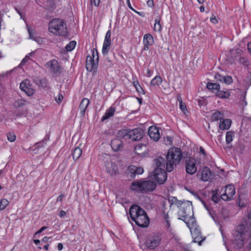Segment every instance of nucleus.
<instances>
[{
    "instance_id": "obj_10",
    "label": "nucleus",
    "mask_w": 251,
    "mask_h": 251,
    "mask_svg": "<svg viewBox=\"0 0 251 251\" xmlns=\"http://www.w3.org/2000/svg\"><path fill=\"white\" fill-rule=\"evenodd\" d=\"M186 171L189 175H193L197 171L196 160L192 157H188L186 160Z\"/></svg>"
},
{
    "instance_id": "obj_19",
    "label": "nucleus",
    "mask_w": 251,
    "mask_h": 251,
    "mask_svg": "<svg viewBox=\"0 0 251 251\" xmlns=\"http://www.w3.org/2000/svg\"><path fill=\"white\" fill-rule=\"evenodd\" d=\"M242 53L243 51L239 48L232 49L229 51V58L232 62H234Z\"/></svg>"
},
{
    "instance_id": "obj_6",
    "label": "nucleus",
    "mask_w": 251,
    "mask_h": 251,
    "mask_svg": "<svg viewBox=\"0 0 251 251\" xmlns=\"http://www.w3.org/2000/svg\"><path fill=\"white\" fill-rule=\"evenodd\" d=\"M99 55L96 49L92 50V55H88L86 57V68L87 71L95 72L97 68L99 62Z\"/></svg>"
},
{
    "instance_id": "obj_57",
    "label": "nucleus",
    "mask_w": 251,
    "mask_h": 251,
    "mask_svg": "<svg viewBox=\"0 0 251 251\" xmlns=\"http://www.w3.org/2000/svg\"><path fill=\"white\" fill-rule=\"evenodd\" d=\"M33 40H34L38 43H40L43 41L42 38L39 37H35Z\"/></svg>"
},
{
    "instance_id": "obj_30",
    "label": "nucleus",
    "mask_w": 251,
    "mask_h": 251,
    "mask_svg": "<svg viewBox=\"0 0 251 251\" xmlns=\"http://www.w3.org/2000/svg\"><path fill=\"white\" fill-rule=\"evenodd\" d=\"M224 118L223 113L216 111L211 116V120L212 121H221Z\"/></svg>"
},
{
    "instance_id": "obj_41",
    "label": "nucleus",
    "mask_w": 251,
    "mask_h": 251,
    "mask_svg": "<svg viewBox=\"0 0 251 251\" xmlns=\"http://www.w3.org/2000/svg\"><path fill=\"white\" fill-rule=\"evenodd\" d=\"M76 42L72 41L66 46V49L67 51H72L75 47Z\"/></svg>"
},
{
    "instance_id": "obj_38",
    "label": "nucleus",
    "mask_w": 251,
    "mask_h": 251,
    "mask_svg": "<svg viewBox=\"0 0 251 251\" xmlns=\"http://www.w3.org/2000/svg\"><path fill=\"white\" fill-rule=\"evenodd\" d=\"M239 63L245 66H248L250 65V62L248 60V59L244 57V56H241L239 58Z\"/></svg>"
},
{
    "instance_id": "obj_29",
    "label": "nucleus",
    "mask_w": 251,
    "mask_h": 251,
    "mask_svg": "<svg viewBox=\"0 0 251 251\" xmlns=\"http://www.w3.org/2000/svg\"><path fill=\"white\" fill-rule=\"evenodd\" d=\"M26 103V101L24 99H18L14 102L13 106L15 108L19 109L24 107Z\"/></svg>"
},
{
    "instance_id": "obj_55",
    "label": "nucleus",
    "mask_w": 251,
    "mask_h": 251,
    "mask_svg": "<svg viewBox=\"0 0 251 251\" xmlns=\"http://www.w3.org/2000/svg\"><path fill=\"white\" fill-rule=\"evenodd\" d=\"M48 3H49V6L51 8L54 7L55 4V2L54 0H48Z\"/></svg>"
},
{
    "instance_id": "obj_14",
    "label": "nucleus",
    "mask_w": 251,
    "mask_h": 251,
    "mask_svg": "<svg viewBox=\"0 0 251 251\" xmlns=\"http://www.w3.org/2000/svg\"><path fill=\"white\" fill-rule=\"evenodd\" d=\"M111 30H109L106 33L103 44L102 53L103 55H107L108 51H109L110 45L111 44Z\"/></svg>"
},
{
    "instance_id": "obj_13",
    "label": "nucleus",
    "mask_w": 251,
    "mask_h": 251,
    "mask_svg": "<svg viewBox=\"0 0 251 251\" xmlns=\"http://www.w3.org/2000/svg\"><path fill=\"white\" fill-rule=\"evenodd\" d=\"M235 193V189L233 185H228L226 187L225 193L221 195V199L224 201L230 200Z\"/></svg>"
},
{
    "instance_id": "obj_46",
    "label": "nucleus",
    "mask_w": 251,
    "mask_h": 251,
    "mask_svg": "<svg viewBox=\"0 0 251 251\" xmlns=\"http://www.w3.org/2000/svg\"><path fill=\"white\" fill-rule=\"evenodd\" d=\"M9 204V201L6 199L1 200V210L4 209Z\"/></svg>"
},
{
    "instance_id": "obj_25",
    "label": "nucleus",
    "mask_w": 251,
    "mask_h": 251,
    "mask_svg": "<svg viewBox=\"0 0 251 251\" xmlns=\"http://www.w3.org/2000/svg\"><path fill=\"white\" fill-rule=\"evenodd\" d=\"M231 124V121L230 119H222L220 121L219 128L221 130L228 129L230 128Z\"/></svg>"
},
{
    "instance_id": "obj_27",
    "label": "nucleus",
    "mask_w": 251,
    "mask_h": 251,
    "mask_svg": "<svg viewBox=\"0 0 251 251\" xmlns=\"http://www.w3.org/2000/svg\"><path fill=\"white\" fill-rule=\"evenodd\" d=\"M169 201L170 202V206L172 207L174 205L176 206L177 207L182 208L183 205L186 204V202H182L180 201H178L176 199L173 198L171 200L169 199Z\"/></svg>"
},
{
    "instance_id": "obj_15",
    "label": "nucleus",
    "mask_w": 251,
    "mask_h": 251,
    "mask_svg": "<svg viewBox=\"0 0 251 251\" xmlns=\"http://www.w3.org/2000/svg\"><path fill=\"white\" fill-rule=\"evenodd\" d=\"M143 130L141 128L129 130L128 138L132 141H139L143 137Z\"/></svg>"
},
{
    "instance_id": "obj_5",
    "label": "nucleus",
    "mask_w": 251,
    "mask_h": 251,
    "mask_svg": "<svg viewBox=\"0 0 251 251\" xmlns=\"http://www.w3.org/2000/svg\"><path fill=\"white\" fill-rule=\"evenodd\" d=\"M182 208L178 211V219L184 221L186 225L193 223L195 220L193 217L192 206L189 202L183 204Z\"/></svg>"
},
{
    "instance_id": "obj_33",
    "label": "nucleus",
    "mask_w": 251,
    "mask_h": 251,
    "mask_svg": "<svg viewBox=\"0 0 251 251\" xmlns=\"http://www.w3.org/2000/svg\"><path fill=\"white\" fill-rule=\"evenodd\" d=\"M161 17L158 16L155 20L154 25V30L156 31L160 32L161 30V26L160 24Z\"/></svg>"
},
{
    "instance_id": "obj_24",
    "label": "nucleus",
    "mask_w": 251,
    "mask_h": 251,
    "mask_svg": "<svg viewBox=\"0 0 251 251\" xmlns=\"http://www.w3.org/2000/svg\"><path fill=\"white\" fill-rule=\"evenodd\" d=\"M89 100L87 98H84L81 100L79 106V109L81 116H83L84 115L86 109L89 105Z\"/></svg>"
},
{
    "instance_id": "obj_17",
    "label": "nucleus",
    "mask_w": 251,
    "mask_h": 251,
    "mask_svg": "<svg viewBox=\"0 0 251 251\" xmlns=\"http://www.w3.org/2000/svg\"><path fill=\"white\" fill-rule=\"evenodd\" d=\"M211 175V171L207 167H204L202 170H200L197 174L198 176L203 181H208L210 178Z\"/></svg>"
},
{
    "instance_id": "obj_11",
    "label": "nucleus",
    "mask_w": 251,
    "mask_h": 251,
    "mask_svg": "<svg viewBox=\"0 0 251 251\" xmlns=\"http://www.w3.org/2000/svg\"><path fill=\"white\" fill-rule=\"evenodd\" d=\"M133 221L138 226L142 227H147L150 223L149 218L145 210L143 214H140L139 217L136 218Z\"/></svg>"
},
{
    "instance_id": "obj_22",
    "label": "nucleus",
    "mask_w": 251,
    "mask_h": 251,
    "mask_svg": "<svg viewBox=\"0 0 251 251\" xmlns=\"http://www.w3.org/2000/svg\"><path fill=\"white\" fill-rule=\"evenodd\" d=\"M245 235L235 233L234 235V243L239 249L242 248L244 245Z\"/></svg>"
},
{
    "instance_id": "obj_40",
    "label": "nucleus",
    "mask_w": 251,
    "mask_h": 251,
    "mask_svg": "<svg viewBox=\"0 0 251 251\" xmlns=\"http://www.w3.org/2000/svg\"><path fill=\"white\" fill-rule=\"evenodd\" d=\"M133 85L136 88L137 91L139 93H142L143 94H145V92L142 87L139 84V83L138 81H135L133 82Z\"/></svg>"
},
{
    "instance_id": "obj_23",
    "label": "nucleus",
    "mask_w": 251,
    "mask_h": 251,
    "mask_svg": "<svg viewBox=\"0 0 251 251\" xmlns=\"http://www.w3.org/2000/svg\"><path fill=\"white\" fill-rule=\"evenodd\" d=\"M111 147L114 151H117L120 150L122 148L123 143L119 139H114L111 142Z\"/></svg>"
},
{
    "instance_id": "obj_9",
    "label": "nucleus",
    "mask_w": 251,
    "mask_h": 251,
    "mask_svg": "<svg viewBox=\"0 0 251 251\" xmlns=\"http://www.w3.org/2000/svg\"><path fill=\"white\" fill-rule=\"evenodd\" d=\"M161 238L158 235H153L148 237L145 245L150 250L154 249L160 244Z\"/></svg>"
},
{
    "instance_id": "obj_44",
    "label": "nucleus",
    "mask_w": 251,
    "mask_h": 251,
    "mask_svg": "<svg viewBox=\"0 0 251 251\" xmlns=\"http://www.w3.org/2000/svg\"><path fill=\"white\" fill-rule=\"evenodd\" d=\"M7 138L10 142H14L16 140V137L13 133L9 132L7 134Z\"/></svg>"
},
{
    "instance_id": "obj_45",
    "label": "nucleus",
    "mask_w": 251,
    "mask_h": 251,
    "mask_svg": "<svg viewBox=\"0 0 251 251\" xmlns=\"http://www.w3.org/2000/svg\"><path fill=\"white\" fill-rule=\"evenodd\" d=\"M223 82L227 84H229L232 82V78L229 75L224 76Z\"/></svg>"
},
{
    "instance_id": "obj_12",
    "label": "nucleus",
    "mask_w": 251,
    "mask_h": 251,
    "mask_svg": "<svg viewBox=\"0 0 251 251\" xmlns=\"http://www.w3.org/2000/svg\"><path fill=\"white\" fill-rule=\"evenodd\" d=\"M106 172L110 175H116L118 173V167L115 162L111 160L104 162Z\"/></svg>"
},
{
    "instance_id": "obj_31",
    "label": "nucleus",
    "mask_w": 251,
    "mask_h": 251,
    "mask_svg": "<svg viewBox=\"0 0 251 251\" xmlns=\"http://www.w3.org/2000/svg\"><path fill=\"white\" fill-rule=\"evenodd\" d=\"M207 89L212 92L218 91L220 89V85L217 83L208 82L206 86Z\"/></svg>"
},
{
    "instance_id": "obj_50",
    "label": "nucleus",
    "mask_w": 251,
    "mask_h": 251,
    "mask_svg": "<svg viewBox=\"0 0 251 251\" xmlns=\"http://www.w3.org/2000/svg\"><path fill=\"white\" fill-rule=\"evenodd\" d=\"M237 203L238 204V206L240 207H244L246 206L245 202L242 201L240 196H239V197Z\"/></svg>"
},
{
    "instance_id": "obj_61",
    "label": "nucleus",
    "mask_w": 251,
    "mask_h": 251,
    "mask_svg": "<svg viewBox=\"0 0 251 251\" xmlns=\"http://www.w3.org/2000/svg\"><path fill=\"white\" fill-rule=\"evenodd\" d=\"M64 197L65 196L63 194L59 195L57 199V201H62Z\"/></svg>"
},
{
    "instance_id": "obj_62",
    "label": "nucleus",
    "mask_w": 251,
    "mask_h": 251,
    "mask_svg": "<svg viewBox=\"0 0 251 251\" xmlns=\"http://www.w3.org/2000/svg\"><path fill=\"white\" fill-rule=\"evenodd\" d=\"M66 213L65 211L61 210L59 212V216L60 217H63V216H64L66 215Z\"/></svg>"
},
{
    "instance_id": "obj_53",
    "label": "nucleus",
    "mask_w": 251,
    "mask_h": 251,
    "mask_svg": "<svg viewBox=\"0 0 251 251\" xmlns=\"http://www.w3.org/2000/svg\"><path fill=\"white\" fill-rule=\"evenodd\" d=\"M224 76L221 75L217 74L215 75V78L217 79L218 80L223 82V80L224 79Z\"/></svg>"
},
{
    "instance_id": "obj_64",
    "label": "nucleus",
    "mask_w": 251,
    "mask_h": 251,
    "mask_svg": "<svg viewBox=\"0 0 251 251\" xmlns=\"http://www.w3.org/2000/svg\"><path fill=\"white\" fill-rule=\"evenodd\" d=\"M248 50L250 54H251V42L248 44Z\"/></svg>"
},
{
    "instance_id": "obj_51",
    "label": "nucleus",
    "mask_w": 251,
    "mask_h": 251,
    "mask_svg": "<svg viewBox=\"0 0 251 251\" xmlns=\"http://www.w3.org/2000/svg\"><path fill=\"white\" fill-rule=\"evenodd\" d=\"M142 147H145V146L143 145L142 144H138L137 145H136L135 146V151L137 153H138V154L140 153L139 152H138V151H139V150L140 149H141V148Z\"/></svg>"
},
{
    "instance_id": "obj_35",
    "label": "nucleus",
    "mask_w": 251,
    "mask_h": 251,
    "mask_svg": "<svg viewBox=\"0 0 251 251\" xmlns=\"http://www.w3.org/2000/svg\"><path fill=\"white\" fill-rule=\"evenodd\" d=\"M129 130L126 129H123L119 130L117 133L118 137L120 138H123L126 137L128 138Z\"/></svg>"
},
{
    "instance_id": "obj_60",
    "label": "nucleus",
    "mask_w": 251,
    "mask_h": 251,
    "mask_svg": "<svg viewBox=\"0 0 251 251\" xmlns=\"http://www.w3.org/2000/svg\"><path fill=\"white\" fill-rule=\"evenodd\" d=\"M210 21L214 24H216L218 23V21L216 19L215 16H214V17H211L210 18Z\"/></svg>"
},
{
    "instance_id": "obj_28",
    "label": "nucleus",
    "mask_w": 251,
    "mask_h": 251,
    "mask_svg": "<svg viewBox=\"0 0 251 251\" xmlns=\"http://www.w3.org/2000/svg\"><path fill=\"white\" fill-rule=\"evenodd\" d=\"M115 112V108H113L112 107H110L108 109H107L104 115L102 117L101 119V120L103 121L104 120L109 119V118L112 117L114 115Z\"/></svg>"
},
{
    "instance_id": "obj_43",
    "label": "nucleus",
    "mask_w": 251,
    "mask_h": 251,
    "mask_svg": "<svg viewBox=\"0 0 251 251\" xmlns=\"http://www.w3.org/2000/svg\"><path fill=\"white\" fill-rule=\"evenodd\" d=\"M212 193L213 195L211 198L212 201L215 203H218L220 199L217 196V191H213Z\"/></svg>"
},
{
    "instance_id": "obj_7",
    "label": "nucleus",
    "mask_w": 251,
    "mask_h": 251,
    "mask_svg": "<svg viewBox=\"0 0 251 251\" xmlns=\"http://www.w3.org/2000/svg\"><path fill=\"white\" fill-rule=\"evenodd\" d=\"M187 226L190 230L192 237L193 238V241L195 243H198L199 245H201L202 241L203 240L201 239V236L199 226L197 225L195 220L193 222L190 223V224L187 225Z\"/></svg>"
},
{
    "instance_id": "obj_3",
    "label": "nucleus",
    "mask_w": 251,
    "mask_h": 251,
    "mask_svg": "<svg viewBox=\"0 0 251 251\" xmlns=\"http://www.w3.org/2000/svg\"><path fill=\"white\" fill-rule=\"evenodd\" d=\"M154 163L156 168L153 172V176L158 183L163 184L167 178L166 172L164 170L166 168L164 159L159 156L154 160Z\"/></svg>"
},
{
    "instance_id": "obj_48",
    "label": "nucleus",
    "mask_w": 251,
    "mask_h": 251,
    "mask_svg": "<svg viewBox=\"0 0 251 251\" xmlns=\"http://www.w3.org/2000/svg\"><path fill=\"white\" fill-rule=\"evenodd\" d=\"M46 141L45 140H42V141H41L40 142L37 143L34 146L35 147V148L36 149V148L44 147L45 145H46Z\"/></svg>"
},
{
    "instance_id": "obj_18",
    "label": "nucleus",
    "mask_w": 251,
    "mask_h": 251,
    "mask_svg": "<svg viewBox=\"0 0 251 251\" xmlns=\"http://www.w3.org/2000/svg\"><path fill=\"white\" fill-rule=\"evenodd\" d=\"M50 71L54 74H56L60 71V67L59 65L58 62L56 60H52L46 64Z\"/></svg>"
},
{
    "instance_id": "obj_56",
    "label": "nucleus",
    "mask_w": 251,
    "mask_h": 251,
    "mask_svg": "<svg viewBox=\"0 0 251 251\" xmlns=\"http://www.w3.org/2000/svg\"><path fill=\"white\" fill-rule=\"evenodd\" d=\"M165 144H166L171 145V143H172V141H171V137H169V136H167V137L166 138V139H165Z\"/></svg>"
},
{
    "instance_id": "obj_21",
    "label": "nucleus",
    "mask_w": 251,
    "mask_h": 251,
    "mask_svg": "<svg viewBox=\"0 0 251 251\" xmlns=\"http://www.w3.org/2000/svg\"><path fill=\"white\" fill-rule=\"evenodd\" d=\"M148 134L150 137L154 141H158L160 138L159 129L155 126L150 127L148 130Z\"/></svg>"
},
{
    "instance_id": "obj_59",
    "label": "nucleus",
    "mask_w": 251,
    "mask_h": 251,
    "mask_svg": "<svg viewBox=\"0 0 251 251\" xmlns=\"http://www.w3.org/2000/svg\"><path fill=\"white\" fill-rule=\"evenodd\" d=\"M47 228V226H43L40 229L38 230L35 233V235L41 233L43 230L46 229Z\"/></svg>"
},
{
    "instance_id": "obj_54",
    "label": "nucleus",
    "mask_w": 251,
    "mask_h": 251,
    "mask_svg": "<svg viewBox=\"0 0 251 251\" xmlns=\"http://www.w3.org/2000/svg\"><path fill=\"white\" fill-rule=\"evenodd\" d=\"M100 2V0H91V3H93L96 6H98Z\"/></svg>"
},
{
    "instance_id": "obj_63",
    "label": "nucleus",
    "mask_w": 251,
    "mask_h": 251,
    "mask_svg": "<svg viewBox=\"0 0 251 251\" xmlns=\"http://www.w3.org/2000/svg\"><path fill=\"white\" fill-rule=\"evenodd\" d=\"M57 248L59 251H61L63 249V245L62 243H59L57 246Z\"/></svg>"
},
{
    "instance_id": "obj_52",
    "label": "nucleus",
    "mask_w": 251,
    "mask_h": 251,
    "mask_svg": "<svg viewBox=\"0 0 251 251\" xmlns=\"http://www.w3.org/2000/svg\"><path fill=\"white\" fill-rule=\"evenodd\" d=\"M63 99V97L61 94H59L57 97L55 98V101L58 103H60Z\"/></svg>"
},
{
    "instance_id": "obj_34",
    "label": "nucleus",
    "mask_w": 251,
    "mask_h": 251,
    "mask_svg": "<svg viewBox=\"0 0 251 251\" xmlns=\"http://www.w3.org/2000/svg\"><path fill=\"white\" fill-rule=\"evenodd\" d=\"M246 229L245 224L242 223L237 227L236 233L245 235Z\"/></svg>"
},
{
    "instance_id": "obj_2",
    "label": "nucleus",
    "mask_w": 251,
    "mask_h": 251,
    "mask_svg": "<svg viewBox=\"0 0 251 251\" xmlns=\"http://www.w3.org/2000/svg\"><path fill=\"white\" fill-rule=\"evenodd\" d=\"M156 187V182L154 180H139L133 181L130 186V188L132 191L144 194L153 191Z\"/></svg>"
},
{
    "instance_id": "obj_26",
    "label": "nucleus",
    "mask_w": 251,
    "mask_h": 251,
    "mask_svg": "<svg viewBox=\"0 0 251 251\" xmlns=\"http://www.w3.org/2000/svg\"><path fill=\"white\" fill-rule=\"evenodd\" d=\"M143 41L145 48H148L149 45H151L153 43V38L151 34H147L144 36Z\"/></svg>"
},
{
    "instance_id": "obj_42",
    "label": "nucleus",
    "mask_w": 251,
    "mask_h": 251,
    "mask_svg": "<svg viewBox=\"0 0 251 251\" xmlns=\"http://www.w3.org/2000/svg\"><path fill=\"white\" fill-rule=\"evenodd\" d=\"M26 27H27L28 32L29 34V38L33 39L34 38V37H35V31L33 29L30 28L27 25H26Z\"/></svg>"
},
{
    "instance_id": "obj_20",
    "label": "nucleus",
    "mask_w": 251,
    "mask_h": 251,
    "mask_svg": "<svg viewBox=\"0 0 251 251\" xmlns=\"http://www.w3.org/2000/svg\"><path fill=\"white\" fill-rule=\"evenodd\" d=\"M128 171L130 174V177L134 178L136 175H141L144 172V169L142 167H137L134 165H131L128 167Z\"/></svg>"
},
{
    "instance_id": "obj_58",
    "label": "nucleus",
    "mask_w": 251,
    "mask_h": 251,
    "mask_svg": "<svg viewBox=\"0 0 251 251\" xmlns=\"http://www.w3.org/2000/svg\"><path fill=\"white\" fill-rule=\"evenodd\" d=\"M147 5L149 7H153L154 5V2L153 0H148L147 1Z\"/></svg>"
},
{
    "instance_id": "obj_8",
    "label": "nucleus",
    "mask_w": 251,
    "mask_h": 251,
    "mask_svg": "<svg viewBox=\"0 0 251 251\" xmlns=\"http://www.w3.org/2000/svg\"><path fill=\"white\" fill-rule=\"evenodd\" d=\"M20 87L21 90L24 92L28 96L33 95L35 92L32 84L28 79H25L21 82Z\"/></svg>"
},
{
    "instance_id": "obj_32",
    "label": "nucleus",
    "mask_w": 251,
    "mask_h": 251,
    "mask_svg": "<svg viewBox=\"0 0 251 251\" xmlns=\"http://www.w3.org/2000/svg\"><path fill=\"white\" fill-rule=\"evenodd\" d=\"M82 154V150L79 147H76L73 153V157L74 159L77 160L78 159Z\"/></svg>"
},
{
    "instance_id": "obj_4",
    "label": "nucleus",
    "mask_w": 251,
    "mask_h": 251,
    "mask_svg": "<svg viewBox=\"0 0 251 251\" xmlns=\"http://www.w3.org/2000/svg\"><path fill=\"white\" fill-rule=\"evenodd\" d=\"M49 31L55 35L65 36L67 34L66 23L60 19H54L49 24Z\"/></svg>"
},
{
    "instance_id": "obj_49",
    "label": "nucleus",
    "mask_w": 251,
    "mask_h": 251,
    "mask_svg": "<svg viewBox=\"0 0 251 251\" xmlns=\"http://www.w3.org/2000/svg\"><path fill=\"white\" fill-rule=\"evenodd\" d=\"M29 60V55H26L25 57L22 60L19 65V67L25 65Z\"/></svg>"
},
{
    "instance_id": "obj_47",
    "label": "nucleus",
    "mask_w": 251,
    "mask_h": 251,
    "mask_svg": "<svg viewBox=\"0 0 251 251\" xmlns=\"http://www.w3.org/2000/svg\"><path fill=\"white\" fill-rule=\"evenodd\" d=\"M229 95V93L228 92L221 91L219 94V96L222 98H227Z\"/></svg>"
},
{
    "instance_id": "obj_37",
    "label": "nucleus",
    "mask_w": 251,
    "mask_h": 251,
    "mask_svg": "<svg viewBox=\"0 0 251 251\" xmlns=\"http://www.w3.org/2000/svg\"><path fill=\"white\" fill-rule=\"evenodd\" d=\"M234 132L232 131H227L226 133V141L227 144H229L233 140Z\"/></svg>"
},
{
    "instance_id": "obj_1",
    "label": "nucleus",
    "mask_w": 251,
    "mask_h": 251,
    "mask_svg": "<svg viewBox=\"0 0 251 251\" xmlns=\"http://www.w3.org/2000/svg\"><path fill=\"white\" fill-rule=\"evenodd\" d=\"M182 157L181 150L179 148H172L168 150L164 160L166 170L172 172L176 166L179 164Z\"/></svg>"
},
{
    "instance_id": "obj_36",
    "label": "nucleus",
    "mask_w": 251,
    "mask_h": 251,
    "mask_svg": "<svg viewBox=\"0 0 251 251\" xmlns=\"http://www.w3.org/2000/svg\"><path fill=\"white\" fill-rule=\"evenodd\" d=\"M162 81V78L160 76L157 75L151 80L150 84L151 85L153 86L158 85L161 83Z\"/></svg>"
},
{
    "instance_id": "obj_39",
    "label": "nucleus",
    "mask_w": 251,
    "mask_h": 251,
    "mask_svg": "<svg viewBox=\"0 0 251 251\" xmlns=\"http://www.w3.org/2000/svg\"><path fill=\"white\" fill-rule=\"evenodd\" d=\"M177 99L179 101L180 109L184 113H185L186 111H187L186 106L185 104L183 103L181 97L180 96H177Z\"/></svg>"
},
{
    "instance_id": "obj_16",
    "label": "nucleus",
    "mask_w": 251,
    "mask_h": 251,
    "mask_svg": "<svg viewBox=\"0 0 251 251\" xmlns=\"http://www.w3.org/2000/svg\"><path fill=\"white\" fill-rule=\"evenodd\" d=\"M144 210L139 207L138 205H132L129 209V215L131 219L133 221L136 218L139 217L140 214H143Z\"/></svg>"
}]
</instances>
